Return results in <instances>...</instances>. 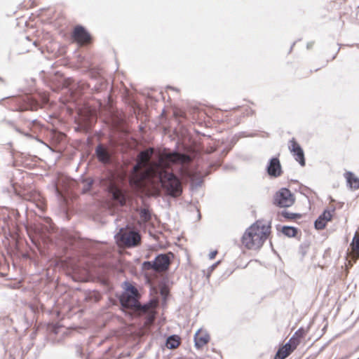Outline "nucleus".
Wrapping results in <instances>:
<instances>
[{
    "label": "nucleus",
    "mask_w": 359,
    "mask_h": 359,
    "mask_svg": "<svg viewBox=\"0 0 359 359\" xmlns=\"http://www.w3.org/2000/svg\"><path fill=\"white\" fill-rule=\"evenodd\" d=\"M334 213V209L332 210H325L316 220L314 226L318 230H323L325 228L327 223L332 220Z\"/></svg>",
    "instance_id": "obj_8"
},
{
    "label": "nucleus",
    "mask_w": 359,
    "mask_h": 359,
    "mask_svg": "<svg viewBox=\"0 0 359 359\" xmlns=\"http://www.w3.org/2000/svg\"><path fill=\"white\" fill-rule=\"evenodd\" d=\"M348 255L354 262L359 258V233L358 232L355 233L351 243V252Z\"/></svg>",
    "instance_id": "obj_13"
},
{
    "label": "nucleus",
    "mask_w": 359,
    "mask_h": 359,
    "mask_svg": "<svg viewBox=\"0 0 359 359\" xmlns=\"http://www.w3.org/2000/svg\"><path fill=\"white\" fill-rule=\"evenodd\" d=\"M166 344L170 348H176L180 346V341L175 337H170L167 340Z\"/></svg>",
    "instance_id": "obj_18"
},
{
    "label": "nucleus",
    "mask_w": 359,
    "mask_h": 359,
    "mask_svg": "<svg viewBox=\"0 0 359 359\" xmlns=\"http://www.w3.org/2000/svg\"><path fill=\"white\" fill-rule=\"evenodd\" d=\"M170 255L172 257V253L161 254L158 255L154 262H144L143 263V268L145 270L153 269L157 272H163L168 269L170 264Z\"/></svg>",
    "instance_id": "obj_4"
},
{
    "label": "nucleus",
    "mask_w": 359,
    "mask_h": 359,
    "mask_svg": "<svg viewBox=\"0 0 359 359\" xmlns=\"http://www.w3.org/2000/svg\"><path fill=\"white\" fill-rule=\"evenodd\" d=\"M307 332V330L304 327H300L294 333L292 337L289 339L287 344L290 345L294 350H295L301 344L302 339L305 338Z\"/></svg>",
    "instance_id": "obj_10"
},
{
    "label": "nucleus",
    "mask_w": 359,
    "mask_h": 359,
    "mask_svg": "<svg viewBox=\"0 0 359 359\" xmlns=\"http://www.w3.org/2000/svg\"><path fill=\"white\" fill-rule=\"evenodd\" d=\"M57 136H58V138H59L60 140H63V139L65 138V134H63V133H59V134L57 135Z\"/></svg>",
    "instance_id": "obj_23"
},
{
    "label": "nucleus",
    "mask_w": 359,
    "mask_h": 359,
    "mask_svg": "<svg viewBox=\"0 0 359 359\" xmlns=\"http://www.w3.org/2000/svg\"><path fill=\"white\" fill-rule=\"evenodd\" d=\"M294 350L286 343L283 346L280 347L273 359H285L289 356Z\"/></svg>",
    "instance_id": "obj_14"
},
{
    "label": "nucleus",
    "mask_w": 359,
    "mask_h": 359,
    "mask_svg": "<svg viewBox=\"0 0 359 359\" xmlns=\"http://www.w3.org/2000/svg\"><path fill=\"white\" fill-rule=\"evenodd\" d=\"M39 194L36 191H32L24 194V199L29 201H35L39 198Z\"/></svg>",
    "instance_id": "obj_19"
},
{
    "label": "nucleus",
    "mask_w": 359,
    "mask_h": 359,
    "mask_svg": "<svg viewBox=\"0 0 359 359\" xmlns=\"http://www.w3.org/2000/svg\"><path fill=\"white\" fill-rule=\"evenodd\" d=\"M281 215L287 219H296L301 218L302 215L299 213H293L288 211H283Z\"/></svg>",
    "instance_id": "obj_21"
},
{
    "label": "nucleus",
    "mask_w": 359,
    "mask_h": 359,
    "mask_svg": "<svg viewBox=\"0 0 359 359\" xmlns=\"http://www.w3.org/2000/svg\"><path fill=\"white\" fill-rule=\"evenodd\" d=\"M209 341L210 335L206 331L201 329L195 334L194 341L195 346L197 348H203L209 342Z\"/></svg>",
    "instance_id": "obj_11"
},
{
    "label": "nucleus",
    "mask_w": 359,
    "mask_h": 359,
    "mask_svg": "<svg viewBox=\"0 0 359 359\" xmlns=\"http://www.w3.org/2000/svg\"><path fill=\"white\" fill-rule=\"evenodd\" d=\"M96 155L98 158V160L102 163H108L110 160V154L108 152L107 148H105L102 144H100L97 147L96 150Z\"/></svg>",
    "instance_id": "obj_15"
},
{
    "label": "nucleus",
    "mask_w": 359,
    "mask_h": 359,
    "mask_svg": "<svg viewBox=\"0 0 359 359\" xmlns=\"http://www.w3.org/2000/svg\"><path fill=\"white\" fill-rule=\"evenodd\" d=\"M271 233V222L259 219L245 230L241 238V243L248 250H258L270 237Z\"/></svg>",
    "instance_id": "obj_2"
},
{
    "label": "nucleus",
    "mask_w": 359,
    "mask_h": 359,
    "mask_svg": "<svg viewBox=\"0 0 359 359\" xmlns=\"http://www.w3.org/2000/svg\"><path fill=\"white\" fill-rule=\"evenodd\" d=\"M154 149L149 148L141 151L137 156V163L133 168L130 177V184L136 188H143L147 183L161 182L168 194L179 196L182 192L180 180L168 170L172 163H186L191 161L189 156L177 152H162L157 162L149 163Z\"/></svg>",
    "instance_id": "obj_1"
},
{
    "label": "nucleus",
    "mask_w": 359,
    "mask_h": 359,
    "mask_svg": "<svg viewBox=\"0 0 359 359\" xmlns=\"http://www.w3.org/2000/svg\"><path fill=\"white\" fill-rule=\"evenodd\" d=\"M125 291L120 297L121 305L127 309L133 310L134 311H142L146 313L148 306H142L139 302L140 294L137 288L130 283H125Z\"/></svg>",
    "instance_id": "obj_3"
},
{
    "label": "nucleus",
    "mask_w": 359,
    "mask_h": 359,
    "mask_svg": "<svg viewBox=\"0 0 359 359\" xmlns=\"http://www.w3.org/2000/svg\"><path fill=\"white\" fill-rule=\"evenodd\" d=\"M140 219L142 222H146L150 219V214L148 210L144 208L142 209L140 212Z\"/></svg>",
    "instance_id": "obj_22"
},
{
    "label": "nucleus",
    "mask_w": 359,
    "mask_h": 359,
    "mask_svg": "<svg viewBox=\"0 0 359 359\" xmlns=\"http://www.w3.org/2000/svg\"><path fill=\"white\" fill-rule=\"evenodd\" d=\"M295 201L294 194L286 188L278 190L273 196V204L280 208L292 206Z\"/></svg>",
    "instance_id": "obj_5"
},
{
    "label": "nucleus",
    "mask_w": 359,
    "mask_h": 359,
    "mask_svg": "<svg viewBox=\"0 0 359 359\" xmlns=\"http://www.w3.org/2000/svg\"><path fill=\"white\" fill-rule=\"evenodd\" d=\"M74 40L80 46L86 45L90 43L91 36L90 34L82 26L77 25L72 32Z\"/></svg>",
    "instance_id": "obj_7"
},
{
    "label": "nucleus",
    "mask_w": 359,
    "mask_h": 359,
    "mask_svg": "<svg viewBox=\"0 0 359 359\" xmlns=\"http://www.w3.org/2000/svg\"><path fill=\"white\" fill-rule=\"evenodd\" d=\"M267 172L269 175L273 177H278L282 174V168L278 158H272L267 166Z\"/></svg>",
    "instance_id": "obj_9"
},
{
    "label": "nucleus",
    "mask_w": 359,
    "mask_h": 359,
    "mask_svg": "<svg viewBox=\"0 0 359 359\" xmlns=\"http://www.w3.org/2000/svg\"><path fill=\"white\" fill-rule=\"evenodd\" d=\"M282 231L288 237H294L297 233V229L291 226H284Z\"/></svg>",
    "instance_id": "obj_20"
},
{
    "label": "nucleus",
    "mask_w": 359,
    "mask_h": 359,
    "mask_svg": "<svg viewBox=\"0 0 359 359\" xmlns=\"http://www.w3.org/2000/svg\"><path fill=\"white\" fill-rule=\"evenodd\" d=\"M216 253H217V252H212V253L210 254V258H211V259H213V258L215 257V256Z\"/></svg>",
    "instance_id": "obj_24"
},
{
    "label": "nucleus",
    "mask_w": 359,
    "mask_h": 359,
    "mask_svg": "<svg viewBox=\"0 0 359 359\" xmlns=\"http://www.w3.org/2000/svg\"><path fill=\"white\" fill-rule=\"evenodd\" d=\"M348 186L352 189H359V179L351 172H346L344 174Z\"/></svg>",
    "instance_id": "obj_16"
},
{
    "label": "nucleus",
    "mask_w": 359,
    "mask_h": 359,
    "mask_svg": "<svg viewBox=\"0 0 359 359\" xmlns=\"http://www.w3.org/2000/svg\"><path fill=\"white\" fill-rule=\"evenodd\" d=\"M288 149L294 159L300 164V165L304 166L306 165V161L304 151L294 138L290 140Z\"/></svg>",
    "instance_id": "obj_6"
},
{
    "label": "nucleus",
    "mask_w": 359,
    "mask_h": 359,
    "mask_svg": "<svg viewBox=\"0 0 359 359\" xmlns=\"http://www.w3.org/2000/svg\"><path fill=\"white\" fill-rule=\"evenodd\" d=\"M121 240L127 246H134L140 243V236L137 232L130 231L122 234Z\"/></svg>",
    "instance_id": "obj_12"
},
{
    "label": "nucleus",
    "mask_w": 359,
    "mask_h": 359,
    "mask_svg": "<svg viewBox=\"0 0 359 359\" xmlns=\"http://www.w3.org/2000/svg\"><path fill=\"white\" fill-rule=\"evenodd\" d=\"M111 193L113 198L117 201L121 205L126 203V198L121 190L118 188H112Z\"/></svg>",
    "instance_id": "obj_17"
}]
</instances>
